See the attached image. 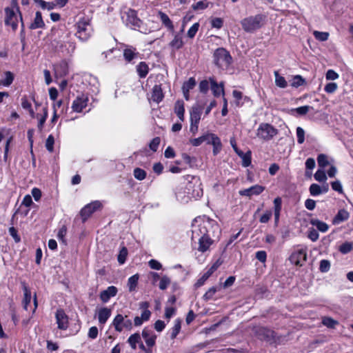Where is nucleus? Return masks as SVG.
<instances>
[{
  "instance_id": "f257e3e1",
  "label": "nucleus",
  "mask_w": 353,
  "mask_h": 353,
  "mask_svg": "<svg viewBox=\"0 0 353 353\" xmlns=\"http://www.w3.org/2000/svg\"><path fill=\"white\" fill-rule=\"evenodd\" d=\"M199 219L201 220V222L198 225H196L194 223L192 224L193 229L192 230V240H193L196 236H210V232H214L215 230L219 228L217 223L213 219L205 216L202 219L200 218Z\"/></svg>"
},
{
  "instance_id": "f03ea898",
  "label": "nucleus",
  "mask_w": 353,
  "mask_h": 353,
  "mask_svg": "<svg viewBox=\"0 0 353 353\" xmlns=\"http://www.w3.org/2000/svg\"><path fill=\"white\" fill-rule=\"evenodd\" d=\"M74 26L77 30L75 35L79 40L86 41L90 39L92 33V28L91 20L88 17H79Z\"/></svg>"
},
{
  "instance_id": "7ed1b4c3",
  "label": "nucleus",
  "mask_w": 353,
  "mask_h": 353,
  "mask_svg": "<svg viewBox=\"0 0 353 353\" xmlns=\"http://www.w3.org/2000/svg\"><path fill=\"white\" fill-rule=\"evenodd\" d=\"M265 17L261 14L248 17L241 21L242 28L246 32H254L264 24Z\"/></svg>"
},
{
  "instance_id": "20e7f679",
  "label": "nucleus",
  "mask_w": 353,
  "mask_h": 353,
  "mask_svg": "<svg viewBox=\"0 0 353 353\" xmlns=\"http://www.w3.org/2000/svg\"><path fill=\"white\" fill-rule=\"evenodd\" d=\"M6 18H5V24L6 26H10L13 31H15L18 27V16L17 13L19 14V18L21 22V34L24 33V23L22 19V17L21 12L19 11V8H16V11L11 8H5Z\"/></svg>"
},
{
  "instance_id": "39448f33",
  "label": "nucleus",
  "mask_w": 353,
  "mask_h": 353,
  "mask_svg": "<svg viewBox=\"0 0 353 353\" xmlns=\"http://www.w3.org/2000/svg\"><path fill=\"white\" fill-rule=\"evenodd\" d=\"M214 63L219 68L228 67L232 61L230 52L223 48H217L213 54Z\"/></svg>"
},
{
  "instance_id": "423d86ee",
  "label": "nucleus",
  "mask_w": 353,
  "mask_h": 353,
  "mask_svg": "<svg viewBox=\"0 0 353 353\" xmlns=\"http://www.w3.org/2000/svg\"><path fill=\"white\" fill-rule=\"evenodd\" d=\"M276 128L269 123H262L257 129L256 135L264 141H270L278 134Z\"/></svg>"
},
{
  "instance_id": "0eeeda50",
  "label": "nucleus",
  "mask_w": 353,
  "mask_h": 353,
  "mask_svg": "<svg viewBox=\"0 0 353 353\" xmlns=\"http://www.w3.org/2000/svg\"><path fill=\"white\" fill-rule=\"evenodd\" d=\"M254 333L259 339L264 340L270 344L276 343L279 339L274 331L265 327H255Z\"/></svg>"
},
{
  "instance_id": "6e6552de",
  "label": "nucleus",
  "mask_w": 353,
  "mask_h": 353,
  "mask_svg": "<svg viewBox=\"0 0 353 353\" xmlns=\"http://www.w3.org/2000/svg\"><path fill=\"white\" fill-rule=\"evenodd\" d=\"M112 325L115 330L119 332H121L123 330H131L132 329V321L128 319V316H123L121 314L116 315Z\"/></svg>"
},
{
  "instance_id": "1a4fd4ad",
  "label": "nucleus",
  "mask_w": 353,
  "mask_h": 353,
  "mask_svg": "<svg viewBox=\"0 0 353 353\" xmlns=\"http://www.w3.org/2000/svg\"><path fill=\"white\" fill-rule=\"evenodd\" d=\"M102 204L99 201H94L85 205L80 211L82 221L85 222L94 212L100 210Z\"/></svg>"
},
{
  "instance_id": "9d476101",
  "label": "nucleus",
  "mask_w": 353,
  "mask_h": 353,
  "mask_svg": "<svg viewBox=\"0 0 353 353\" xmlns=\"http://www.w3.org/2000/svg\"><path fill=\"white\" fill-rule=\"evenodd\" d=\"M56 322L57 327L61 330H66L68 327V316L63 310H57L55 313Z\"/></svg>"
},
{
  "instance_id": "9b49d317",
  "label": "nucleus",
  "mask_w": 353,
  "mask_h": 353,
  "mask_svg": "<svg viewBox=\"0 0 353 353\" xmlns=\"http://www.w3.org/2000/svg\"><path fill=\"white\" fill-rule=\"evenodd\" d=\"M88 97L81 94L73 101L72 109L74 112H81L88 105Z\"/></svg>"
},
{
  "instance_id": "f8f14e48",
  "label": "nucleus",
  "mask_w": 353,
  "mask_h": 353,
  "mask_svg": "<svg viewBox=\"0 0 353 353\" xmlns=\"http://www.w3.org/2000/svg\"><path fill=\"white\" fill-rule=\"evenodd\" d=\"M125 23L128 26H131L134 28L140 27L141 21L138 18L137 11L129 9L125 12Z\"/></svg>"
},
{
  "instance_id": "ddd939ff",
  "label": "nucleus",
  "mask_w": 353,
  "mask_h": 353,
  "mask_svg": "<svg viewBox=\"0 0 353 353\" xmlns=\"http://www.w3.org/2000/svg\"><path fill=\"white\" fill-rule=\"evenodd\" d=\"M306 259L307 254L304 250L295 251L290 256V262L298 266H302Z\"/></svg>"
},
{
  "instance_id": "4468645a",
  "label": "nucleus",
  "mask_w": 353,
  "mask_h": 353,
  "mask_svg": "<svg viewBox=\"0 0 353 353\" xmlns=\"http://www.w3.org/2000/svg\"><path fill=\"white\" fill-rule=\"evenodd\" d=\"M141 335L148 347H152L155 345L157 336L152 329L148 327H144Z\"/></svg>"
},
{
  "instance_id": "2eb2a0df",
  "label": "nucleus",
  "mask_w": 353,
  "mask_h": 353,
  "mask_svg": "<svg viewBox=\"0 0 353 353\" xmlns=\"http://www.w3.org/2000/svg\"><path fill=\"white\" fill-rule=\"evenodd\" d=\"M264 189L265 188L262 185H254L249 188L240 190L239 194L241 196L251 197L253 195H259L261 193L263 192Z\"/></svg>"
},
{
  "instance_id": "dca6fc26",
  "label": "nucleus",
  "mask_w": 353,
  "mask_h": 353,
  "mask_svg": "<svg viewBox=\"0 0 353 353\" xmlns=\"http://www.w3.org/2000/svg\"><path fill=\"white\" fill-rule=\"evenodd\" d=\"M209 81L210 82V88L212 92L213 95L215 97H219L221 94L224 95V83L221 82L220 83H217V82L215 81V79L213 77H210L209 79Z\"/></svg>"
},
{
  "instance_id": "f3484780",
  "label": "nucleus",
  "mask_w": 353,
  "mask_h": 353,
  "mask_svg": "<svg viewBox=\"0 0 353 353\" xmlns=\"http://www.w3.org/2000/svg\"><path fill=\"white\" fill-rule=\"evenodd\" d=\"M172 33L173 35V39L169 43V46L175 50L181 49L184 45L181 32H176L174 31V32Z\"/></svg>"
},
{
  "instance_id": "a211bd4d",
  "label": "nucleus",
  "mask_w": 353,
  "mask_h": 353,
  "mask_svg": "<svg viewBox=\"0 0 353 353\" xmlns=\"http://www.w3.org/2000/svg\"><path fill=\"white\" fill-rule=\"evenodd\" d=\"M214 241L210 236H200L197 250L202 253L205 252L210 249Z\"/></svg>"
},
{
  "instance_id": "6ab92c4d",
  "label": "nucleus",
  "mask_w": 353,
  "mask_h": 353,
  "mask_svg": "<svg viewBox=\"0 0 353 353\" xmlns=\"http://www.w3.org/2000/svg\"><path fill=\"white\" fill-rule=\"evenodd\" d=\"M117 288L115 286H109L106 290L100 293V299L103 303H107L111 297L115 296L117 294Z\"/></svg>"
},
{
  "instance_id": "aec40b11",
  "label": "nucleus",
  "mask_w": 353,
  "mask_h": 353,
  "mask_svg": "<svg viewBox=\"0 0 353 353\" xmlns=\"http://www.w3.org/2000/svg\"><path fill=\"white\" fill-rule=\"evenodd\" d=\"M152 100L157 103H160L164 98L163 88L161 84H156L152 88Z\"/></svg>"
},
{
  "instance_id": "412c9836",
  "label": "nucleus",
  "mask_w": 353,
  "mask_h": 353,
  "mask_svg": "<svg viewBox=\"0 0 353 353\" xmlns=\"http://www.w3.org/2000/svg\"><path fill=\"white\" fill-rule=\"evenodd\" d=\"M22 289L23 291V299L22 301L23 307L25 310H28V307L31 301V292L25 282H22Z\"/></svg>"
},
{
  "instance_id": "4be33fe9",
  "label": "nucleus",
  "mask_w": 353,
  "mask_h": 353,
  "mask_svg": "<svg viewBox=\"0 0 353 353\" xmlns=\"http://www.w3.org/2000/svg\"><path fill=\"white\" fill-rule=\"evenodd\" d=\"M112 314L111 309L104 307L99 309L98 312V320L101 325H104Z\"/></svg>"
},
{
  "instance_id": "5701e85b",
  "label": "nucleus",
  "mask_w": 353,
  "mask_h": 353,
  "mask_svg": "<svg viewBox=\"0 0 353 353\" xmlns=\"http://www.w3.org/2000/svg\"><path fill=\"white\" fill-rule=\"evenodd\" d=\"M219 264L218 262L214 263L210 268L197 281L196 285L200 287L204 284L205 281L214 273L219 268Z\"/></svg>"
},
{
  "instance_id": "b1692460",
  "label": "nucleus",
  "mask_w": 353,
  "mask_h": 353,
  "mask_svg": "<svg viewBox=\"0 0 353 353\" xmlns=\"http://www.w3.org/2000/svg\"><path fill=\"white\" fill-rule=\"evenodd\" d=\"M208 144L213 145V154L216 155L221 150V142L220 139L214 134H210Z\"/></svg>"
},
{
  "instance_id": "393cba45",
  "label": "nucleus",
  "mask_w": 353,
  "mask_h": 353,
  "mask_svg": "<svg viewBox=\"0 0 353 353\" xmlns=\"http://www.w3.org/2000/svg\"><path fill=\"white\" fill-rule=\"evenodd\" d=\"M138 56L139 52L132 46H127L123 50V57L128 62H131L133 59L137 58Z\"/></svg>"
},
{
  "instance_id": "a878e982",
  "label": "nucleus",
  "mask_w": 353,
  "mask_h": 353,
  "mask_svg": "<svg viewBox=\"0 0 353 353\" xmlns=\"http://www.w3.org/2000/svg\"><path fill=\"white\" fill-rule=\"evenodd\" d=\"M349 217L350 214L346 210H339L336 216L334 217L332 220V223L334 225H338L343 221H347L349 219Z\"/></svg>"
},
{
  "instance_id": "bb28decb",
  "label": "nucleus",
  "mask_w": 353,
  "mask_h": 353,
  "mask_svg": "<svg viewBox=\"0 0 353 353\" xmlns=\"http://www.w3.org/2000/svg\"><path fill=\"white\" fill-rule=\"evenodd\" d=\"M45 26V23L42 19L41 12L37 11L35 14L34 21L30 25L29 28L34 30L37 28H42Z\"/></svg>"
},
{
  "instance_id": "cd10ccee",
  "label": "nucleus",
  "mask_w": 353,
  "mask_h": 353,
  "mask_svg": "<svg viewBox=\"0 0 353 353\" xmlns=\"http://www.w3.org/2000/svg\"><path fill=\"white\" fill-rule=\"evenodd\" d=\"M174 112L178 118L181 121H184V102L182 100H178L176 101L174 105Z\"/></svg>"
},
{
  "instance_id": "c85d7f7f",
  "label": "nucleus",
  "mask_w": 353,
  "mask_h": 353,
  "mask_svg": "<svg viewBox=\"0 0 353 353\" xmlns=\"http://www.w3.org/2000/svg\"><path fill=\"white\" fill-rule=\"evenodd\" d=\"M159 15L160 17L162 23L172 32H174V26L169 18V17L163 12H159Z\"/></svg>"
},
{
  "instance_id": "c756f323",
  "label": "nucleus",
  "mask_w": 353,
  "mask_h": 353,
  "mask_svg": "<svg viewBox=\"0 0 353 353\" xmlns=\"http://www.w3.org/2000/svg\"><path fill=\"white\" fill-rule=\"evenodd\" d=\"M137 72L140 78H145L149 72L148 65L144 61L140 62L137 65Z\"/></svg>"
},
{
  "instance_id": "7c9ffc66",
  "label": "nucleus",
  "mask_w": 353,
  "mask_h": 353,
  "mask_svg": "<svg viewBox=\"0 0 353 353\" xmlns=\"http://www.w3.org/2000/svg\"><path fill=\"white\" fill-rule=\"evenodd\" d=\"M201 111L199 107L193 106L190 111V122L199 123L201 119Z\"/></svg>"
},
{
  "instance_id": "2f4dec72",
  "label": "nucleus",
  "mask_w": 353,
  "mask_h": 353,
  "mask_svg": "<svg viewBox=\"0 0 353 353\" xmlns=\"http://www.w3.org/2000/svg\"><path fill=\"white\" fill-rule=\"evenodd\" d=\"M310 223L312 225L316 226L317 230L321 232H325L329 229V226L326 223L323 222L319 219H312L310 221Z\"/></svg>"
},
{
  "instance_id": "473e14b6",
  "label": "nucleus",
  "mask_w": 353,
  "mask_h": 353,
  "mask_svg": "<svg viewBox=\"0 0 353 353\" xmlns=\"http://www.w3.org/2000/svg\"><path fill=\"white\" fill-rule=\"evenodd\" d=\"M181 328V321L180 319H176L174 321V326L171 329L170 338L174 339L179 334Z\"/></svg>"
},
{
  "instance_id": "72a5a7b5",
  "label": "nucleus",
  "mask_w": 353,
  "mask_h": 353,
  "mask_svg": "<svg viewBox=\"0 0 353 353\" xmlns=\"http://www.w3.org/2000/svg\"><path fill=\"white\" fill-rule=\"evenodd\" d=\"M141 336L139 333H134L130 336L128 343L133 350L137 349V344L141 343Z\"/></svg>"
},
{
  "instance_id": "f704fd0d",
  "label": "nucleus",
  "mask_w": 353,
  "mask_h": 353,
  "mask_svg": "<svg viewBox=\"0 0 353 353\" xmlns=\"http://www.w3.org/2000/svg\"><path fill=\"white\" fill-rule=\"evenodd\" d=\"M35 3H37L42 9L51 10L56 7L54 1L46 2L43 0H33Z\"/></svg>"
},
{
  "instance_id": "c9c22d12",
  "label": "nucleus",
  "mask_w": 353,
  "mask_h": 353,
  "mask_svg": "<svg viewBox=\"0 0 353 353\" xmlns=\"http://www.w3.org/2000/svg\"><path fill=\"white\" fill-rule=\"evenodd\" d=\"M139 279V275L138 274H135L133 276H130L128 280V286L130 292L134 291Z\"/></svg>"
},
{
  "instance_id": "e433bc0d",
  "label": "nucleus",
  "mask_w": 353,
  "mask_h": 353,
  "mask_svg": "<svg viewBox=\"0 0 353 353\" xmlns=\"http://www.w3.org/2000/svg\"><path fill=\"white\" fill-rule=\"evenodd\" d=\"M275 76V83L276 85L281 88H285L288 85V83L283 77L279 75L278 71H274Z\"/></svg>"
},
{
  "instance_id": "4c0bfd02",
  "label": "nucleus",
  "mask_w": 353,
  "mask_h": 353,
  "mask_svg": "<svg viewBox=\"0 0 353 353\" xmlns=\"http://www.w3.org/2000/svg\"><path fill=\"white\" fill-rule=\"evenodd\" d=\"M210 134H208L205 135H203L199 138L192 139L190 141L192 145L199 146L205 141H206L208 143V141L210 139Z\"/></svg>"
},
{
  "instance_id": "58836bf2",
  "label": "nucleus",
  "mask_w": 353,
  "mask_h": 353,
  "mask_svg": "<svg viewBox=\"0 0 353 353\" xmlns=\"http://www.w3.org/2000/svg\"><path fill=\"white\" fill-rule=\"evenodd\" d=\"M239 157L242 159V165L245 168L248 167L251 164V152L248 151L246 153L239 154Z\"/></svg>"
},
{
  "instance_id": "ea45409f",
  "label": "nucleus",
  "mask_w": 353,
  "mask_h": 353,
  "mask_svg": "<svg viewBox=\"0 0 353 353\" xmlns=\"http://www.w3.org/2000/svg\"><path fill=\"white\" fill-rule=\"evenodd\" d=\"M14 80V76L11 72H6L5 77L0 80V84L4 86H9Z\"/></svg>"
},
{
  "instance_id": "a19ab883",
  "label": "nucleus",
  "mask_w": 353,
  "mask_h": 353,
  "mask_svg": "<svg viewBox=\"0 0 353 353\" xmlns=\"http://www.w3.org/2000/svg\"><path fill=\"white\" fill-rule=\"evenodd\" d=\"M43 114L39 119L38 125H37L38 129L40 132L42 131L43 125H44V123L48 118V110L47 107L43 108Z\"/></svg>"
},
{
  "instance_id": "79ce46f5",
  "label": "nucleus",
  "mask_w": 353,
  "mask_h": 353,
  "mask_svg": "<svg viewBox=\"0 0 353 353\" xmlns=\"http://www.w3.org/2000/svg\"><path fill=\"white\" fill-rule=\"evenodd\" d=\"M309 191L310 195L312 196H316L322 194L321 187L316 183L311 184L309 188Z\"/></svg>"
},
{
  "instance_id": "37998d69",
  "label": "nucleus",
  "mask_w": 353,
  "mask_h": 353,
  "mask_svg": "<svg viewBox=\"0 0 353 353\" xmlns=\"http://www.w3.org/2000/svg\"><path fill=\"white\" fill-rule=\"evenodd\" d=\"M305 83V79L301 75H296L292 78L290 85L293 88H299Z\"/></svg>"
},
{
  "instance_id": "c03bdc74",
  "label": "nucleus",
  "mask_w": 353,
  "mask_h": 353,
  "mask_svg": "<svg viewBox=\"0 0 353 353\" xmlns=\"http://www.w3.org/2000/svg\"><path fill=\"white\" fill-rule=\"evenodd\" d=\"M209 2L207 0H201L192 5L194 10H202L208 8Z\"/></svg>"
},
{
  "instance_id": "a18cd8bd",
  "label": "nucleus",
  "mask_w": 353,
  "mask_h": 353,
  "mask_svg": "<svg viewBox=\"0 0 353 353\" xmlns=\"http://www.w3.org/2000/svg\"><path fill=\"white\" fill-rule=\"evenodd\" d=\"M133 174L135 179L142 181L146 177V172L139 168H136L133 171Z\"/></svg>"
},
{
  "instance_id": "49530a36",
  "label": "nucleus",
  "mask_w": 353,
  "mask_h": 353,
  "mask_svg": "<svg viewBox=\"0 0 353 353\" xmlns=\"http://www.w3.org/2000/svg\"><path fill=\"white\" fill-rule=\"evenodd\" d=\"M196 80L194 77H190L187 81L184 82L182 86V90H190L196 85Z\"/></svg>"
},
{
  "instance_id": "de8ad7c7",
  "label": "nucleus",
  "mask_w": 353,
  "mask_h": 353,
  "mask_svg": "<svg viewBox=\"0 0 353 353\" xmlns=\"http://www.w3.org/2000/svg\"><path fill=\"white\" fill-rule=\"evenodd\" d=\"M353 249V243L351 242H345L342 243L339 247V251L343 254H347L351 252Z\"/></svg>"
},
{
  "instance_id": "09e8293b",
  "label": "nucleus",
  "mask_w": 353,
  "mask_h": 353,
  "mask_svg": "<svg viewBox=\"0 0 353 353\" xmlns=\"http://www.w3.org/2000/svg\"><path fill=\"white\" fill-rule=\"evenodd\" d=\"M317 162L319 167L324 168L329 164L327 155L320 154L317 157Z\"/></svg>"
},
{
  "instance_id": "8fccbe9b",
  "label": "nucleus",
  "mask_w": 353,
  "mask_h": 353,
  "mask_svg": "<svg viewBox=\"0 0 353 353\" xmlns=\"http://www.w3.org/2000/svg\"><path fill=\"white\" fill-rule=\"evenodd\" d=\"M313 34L316 39L320 41H325L328 39L329 33L325 32L314 31Z\"/></svg>"
},
{
  "instance_id": "3c124183",
  "label": "nucleus",
  "mask_w": 353,
  "mask_h": 353,
  "mask_svg": "<svg viewBox=\"0 0 353 353\" xmlns=\"http://www.w3.org/2000/svg\"><path fill=\"white\" fill-rule=\"evenodd\" d=\"M128 256V250L125 247H123L119 252V254L118 255V262L120 264H123L126 260V257Z\"/></svg>"
},
{
  "instance_id": "603ef678",
  "label": "nucleus",
  "mask_w": 353,
  "mask_h": 353,
  "mask_svg": "<svg viewBox=\"0 0 353 353\" xmlns=\"http://www.w3.org/2000/svg\"><path fill=\"white\" fill-rule=\"evenodd\" d=\"M171 281L170 278L168 276L164 275L161 278L159 287L161 290H164L168 287Z\"/></svg>"
},
{
  "instance_id": "864d4df0",
  "label": "nucleus",
  "mask_w": 353,
  "mask_h": 353,
  "mask_svg": "<svg viewBox=\"0 0 353 353\" xmlns=\"http://www.w3.org/2000/svg\"><path fill=\"white\" fill-rule=\"evenodd\" d=\"M314 179L319 182H325L327 180V176L325 172L323 170H318L314 174Z\"/></svg>"
},
{
  "instance_id": "5fc2aeb1",
  "label": "nucleus",
  "mask_w": 353,
  "mask_h": 353,
  "mask_svg": "<svg viewBox=\"0 0 353 353\" xmlns=\"http://www.w3.org/2000/svg\"><path fill=\"white\" fill-rule=\"evenodd\" d=\"M313 107L310 105H303L292 110V111L296 112L299 115H305L310 110H312Z\"/></svg>"
},
{
  "instance_id": "6e6d98bb",
  "label": "nucleus",
  "mask_w": 353,
  "mask_h": 353,
  "mask_svg": "<svg viewBox=\"0 0 353 353\" xmlns=\"http://www.w3.org/2000/svg\"><path fill=\"white\" fill-rule=\"evenodd\" d=\"M54 138L52 134H50L46 141V148L50 152H52L54 150Z\"/></svg>"
},
{
  "instance_id": "4d7b16f0",
  "label": "nucleus",
  "mask_w": 353,
  "mask_h": 353,
  "mask_svg": "<svg viewBox=\"0 0 353 353\" xmlns=\"http://www.w3.org/2000/svg\"><path fill=\"white\" fill-rule=\"evenodd\" d=\"M199 23H194L188 30V37L190 39H192L195 37L196 32H198L199 30Z\"/></svg>"
},
{
  "instance_id": "13d9d810",
  "label": "nucleus",
  "mask_w": 353,
  "mask_h": 353,
  "mask_svg": "<svg viewBox=\"0 0 353 353\" xmlns=\"http://www.w3.org/2000/svg\"><path fill=\"white\" fill-rule=\"evenodd\" d=\"M330 269V262L328 260H321L319 265V270L321 272H327Z\"/></svg>"
},
{
  "instance_id": "bf43d9fd",
  "label": "nucleus",
  "mask_w": 353,
  "mask_h": 353,
  "mask_svg": "<svg viewBox=\"0 0 353 353\" xmlns=\"http://www.w3.org/2000/svg\"><path fill=\"white\" fill-rule=\"evenodd\" d=\"M217 291V288L216 287L210 288L203 295V298L205 301H208L209 300L212 299L214 295Z\"/></svg>"
},
{
  "instance_id": "052dcab7",
  "label": "nucleus",
  "mask_w": 353,
  "mask_h": 353,
  "mask_svg": "<svg viewBox=\"0 0 353 353\" xmlns=\"http://www.w3.org/2000/svg\"><path fill=\"white\" fill-rule=\"evenodd\" d=\"M297 142L301 144L305 141V131L301 127L296 128Z\"/></svg>"
},
{
  "instance_id": "680f3d73",
  "label": "nucleus",
  "mask_w": 353,
  "mask_h": 353,
  "mask_svg": "<svg viewBox=\"0 0 353 353\" xmlns=\"http://www.w3.org/2000/svg\"><path fill=\"white\" fill-rule=\"evenodd\" d=\"M67 234V228L65 225H63L59 230L57 234V237L59 241H62L63 243H66V241L65 239V236Z\"/></svg>"
},
{
  "instance_id": "e2e57ef3",
  "label": "nucleus",
  "mask_w": 353,
  "mask_h": 353,
  "mask_svg": "<svg viewBox=\"0 0 353 353\" xmlns=\"http://www.w3.org/2000/svg\"><path fill=\"white\" fill-rule=\"evenodd\" d=\"M199 88L201 93L206 94L209 90V81L206 79L202 80L199 83Z\"/></svg>"
},
{
  "instance_id": "0e129e2a",
  "label": "nucleus",
  "mask_w": 353,
  "mask_h": 353,
  "mask_svg": "<svg viewBox=\"0 0 353 353\" xmlns=\"http://www.w3.org/2000/svg\"><path fill=\"white\" fill-rule=\"evenodd\" d=\"M161 139L159 137L154 138L150 143H149V148L153 152H156L158 150L159 145L160 144Z\"/></svg>"
},
{
  "instance_id": "69168bd1",
  "label": "nucleus",
  "mask_w": 353,
  "mask_h": 353,
  "mask_svg": "<svg viewBox=\"0 0 353 353\" xmlns=\"http://www.w3.org/2000/svg\"><path fill=\"white\" fill-rule=\"evenodd\" d=\"M322 323L324 325L330 328L334 327V326L338 323L337 321H334V319L330 317L323 318Z\"/></svg>"
},
{
  "instance_id": "338daca9",
  "label": "nucleus",
  "mask_w": 353,
  "mask_h": 353,
  "mask_svg": "<svg viewBox=\"0 0 353 353\" xmlns=\"http://www.w3.org/2000/svg\"><path fill=\"white\" fill-rule=\"evenodd\" d=\"M338 88V85L336 83L332 82L328 83L324 88V90L329 94L334 93Z\"/></svg>"
},
{
  "instance_id": "774afa93",
  "label": "nucleus",
  "mask_w": 353,
  "mask_h": 353,
  "mask_svg": "<svg viewBox=\"0 0 353 353\" xmlns=\"http://www.w3.org/2000/svg\"><path fill=\"white\" fill-rule=\"evenodd\" d=\"M307 236L312 241L314 242L319 239V234L317 230L312 228L308 230Z\"/></svg>"
}]
</instances>
